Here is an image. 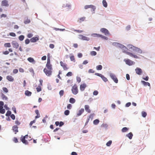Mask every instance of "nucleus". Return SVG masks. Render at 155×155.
I'll return each instance as SVG.
<instances>
[{
    "label": "nucleus",
    "mask_w": 155,
    "mask_h": 155,
    "mask_svg": "<svg viewBox=\"0 0 155 155\" xmlns=\"http://www.w3.org/2000/svg\"><path fill=\"white\" fill-rule=\"evenodd\" d=\"M35 120H33V121H31L30 122V124H29V125H30V127L31 126H32V124H33V123H35Z\"/></svg>",
    "instance_id": "6e6d98bb"
},
{
    "label": "nucleus",
    "mask_w": 155,
    "mask_h": 155,
    "mask_svg": "<svg viewBox=\"0 0 155 155\" xmlns=\"http://www.w3.org/2000/svg\"><path fill=\"white\" fill-rule=\"evenodd\" d=\"M33 36V35L31 33H28L27 35V36L28 38H30L32 37Z\"/></svg>",
    "instance_id": "3c124183"
},
{
    "label": "nucleus",
    "mask_w": 155,
    "mask_h": 155,
    "mask_svg": "<svg viewBox=\"0 0 155 155\" xmlns=\"http://www.w3.org/2000/svg\"><path fill=\"white\" fill-rule=\"evenodd\" d=\"M28 60L30 62L32 63H35V61L34 59L33 58H31V57H29L28 58Z\"/></svg>",
    "instance_id": "412c9836"
},
{
    "label": "nucleus",
    "mask_w": 155,
    "mask_h": 155,
    "mask_svg": "<svg viewBox=\"0 0 155 155\" xmlns=\"http://www.w3.org/2000/svg\"><path fill=\"white\" fill-rule=\"evenodd\" d=\"M1 5L2 6L8 7L9 6L8 1L6 0H3L2 2Z\"/></svg>",
    "instance_id": "f8f14e48"
},
{
    "label": "nucleus",
    "mask_w": 155,
    "mask_h": 155,
    "mask_svg": "<svg viewBox=\"0 0 155 155\" xmlns=\"http://www.w3.org/2000/svg\"><path fill=\"white\" fill-rule=\"evenodd\" d=\"M11 117L13 120H15V115L13 114H12L10 116Z\"/></svg>",
    "instance_id": "69168bd1"
},
{
    "label": "nucleus",
    "mask_w": 155,
    "mask_h": 155,
    "mask_svg": "<svg viewBox=\"0 0 155 155\" xmlns=\"http://www.w3.org/2000/svg\"><path fill=\"white\" fill-rule=\"evenodd\" d=\"M4 46L5 47H11V45L10 43H5L4 45Z\"/></svg>",
    "instance_id": "c85d7f7f"
},
{
    "label": "nucleus",
    "mask_w": 155,
    "mask_h": 155,
    "mask_svg": "<svg viewBox=\"0 0 155 155\" xmlns=\"http://www.w3.org/2000/svg\"><path fill=\"white\" fill-rule=\"evenodd\" d=\"M49 47L50 48L53 49L54 48V46L53 44H50L49 45Z\"/></svg>",
    "instance_id": "0e129e2a"
},
{
    "label": "nucleus",
    "mask_w": 155,
    "mask_h": 155,
    "mask_svg": "<svg viewBox=\"0 0 155 155\" xmlns=\"http://www.w3.org/2000/svg\"><path fill=\"white\" fill-rule=\"evenodd\" d=\"M98 94V92L97 91H95L93 92V94L94 95H97Z\"/></svg>",
    "instance_id": "774afa93"
},
{
    "label": "nucleus",
    "mask_w": 155,
    "mask_h": 155,
    "mask_svg": "<svg viewBox=\"0 0 155 155\" xmlns=\"http://www.w3.org/2000/svg\"><path fill=\"white\" fill-rule=\"evenodd\" d=\"M76 79L78 83H79L81 82V78L80 77H76Z\"/></svg>",
    "instance_id": "a18cd8bd"
},
{
    "label": "nucleus",
    "mask_w": 155,
    "mask_h": 155,
    "mask_svg": "<svg viewBox=\"0 0 155 155\" xmlns=\"http://www.w3.org/2000/svg\"><path fill=\"white\" fill-rule=\"evenodd\" d=\"M31 140L32 138H31V137H29L28 135H26L24 137L22 136L21 137V141L23 143L25 144H28V140L29 141Z\"/></svg>",
    "instance_id": "f257e3e1"
},
{
    "label": "nucleus",
    "mask_w": 155,
    "mask_h": 155,
    "mask_svg": "<svg viewBox=\"0 0 155 155\" xmlns=\"http://www.w3.org/2000/svg\"><path fill=\"white\" fill-rule=\"evenodd\" d=\"M18 38L20 41H22L24 38V36L23 35H21Z\"/></svg>",
    "instance_id": "f704fd0d"
},
{
    "label": "nucleus",
    "mask_w": 155,
    "mask_h": 155,
    "mask_svg": "<svg viewBox=\"0 0 155 155\" xmlns=\"http://www.w3.org/2000/svg\"><path fill=\"white\" fill-rule=\"evenodd\" d=\"M60 64L64 70L66 71L68 69V68L67 67V65L66 63H63L62 61H61Z\"/></svg>",
    "instance_id": "1a4fd4ad"
},
{
    "label": "nucleus",
    "mask_w": 155,
    "mask_h": 155,
    "mask_svg": "<svg viewBox=\"0 0 155 155\" xmlns=\"http://www.w3.org/2000/svg\"><path fill=\"white\" fill-rule=\"evenodd\" d=\"M135 50L138 51V53H141L142 52V51L137 48H135Z\"/></svg>",
    "instance_id": "864d4df0"
},
{
    "label": "nucleus",
    "mask_w": 155,
    "mask_h": 155,
    "mask_svg": "<svg viewBox=\"0 0 155 155\" xmlns=\"http://www.w3.org/2000/svg\"><path fill=\"white\" fill-rule=\"evenodd\" d=\"M110 76L111 79L116 83H118V80L116 76V75L114 74L110 73Z\"/></svg>",
    "instance_id": "423d86ee"
},
{
    "label": "nucleus",
    "mask_w": 155,
    "mask_h": 155,
    "mask_svg": "<svg viewBox=\"0 0 155 155\" xmlns=\"http://www.w3.org/2000/svg\"><path fill=\"white\" fill-rule=\"evenodd\" d=\"M102 3L104 6L106 8L107 6V4L105 0H103Z\"/></svg>",
    "instance_id": "a878e982"
},
{
    "label": "nucleus",
    "mask_w": 155,
    "mask_h": 155,
    "mask_svg": "<svg viewBox=\"0 0 155 155\" xmlns=\"http://www.w3.org/2000/svg\"><path fill=\"white\" fill-rule=\"evenodd\" d=\"M70 111L68 110H66L64 112V114L66 115H68L69 114Z\"/></svg>",
    "instance_id": "ea45409f"
},
{
    "label": "nucleus",
    "mask_w": 155,
    "mask_h": 155,
    "mask_svg": "<svg viewBox=\"0 0 155 155\" xmlns=\"http://www.w3.org/2000/svg\"><path fill=\"white\" fill-rule=\"evenodd\" d=\"M72 107V105L71 104H69L67 105V108L68 109H71Z\"/></svg>",
    "instance_id": "8fccbe9b"
},
{
    "label": "nucleus",
    "mask_w": 155,
    "mask_h": 155,
    "mask_svg": "<svg viewBox=\"0 0 155 155\" xmlns=\"http://www.w3.org/2000/svg\"><path fill=\"white\" fill-rule=\"evenodd\" d=\"M5 112V110L3 108V107L0 106V113L4 114Z\"/></svg>",
    "instance_id": "b1692460"
},
{
    "label": "nucleus",
    "mask_w": 155,
    "mask_h": 155,
    "mask_svg": "<svg viewBox=\"0 0 155 155\" xmlns=\"http://www.w3.org/2000/svg\"><path fill=\"white\" fill-rule=\"evenodd\" d=\"M84 111V108H81L80 110H79L78 113L77 114L78 116H80Z\"/></svg>",
    "instance_id": "6ab92c4d"
},
{
    "label": "nucleus",
    "mask_w": 155,
    "mask_h": 155,
    "mask_svg": "<svg viewBox=\"0 0 155 155\" xmlns=\"http://www.w3.org/2000/svg\"><path fill=\"white\" fill-rule=\"evenodd\" d=\"M142 116L143 117H145L147 116V113L144 111H143L142 112Z\"/></svg>",
    "instance_id": "c03bdc74"
},
{
    "label": "nucleus",
    "mask_w": 155,
    "mask_h": 155,
    "mask_svg": "<svg viewBox=\"0 0 155 155\" xmlns=\"http://www.w3.org/2000/svg\"><path fill=\"white\" fill-rule=\"evenodd\" d=\"M87 87V85L86 84L84 83L80 85V90L81 91H84L85 88Z\"/></svg>",
    "instance_id": "4468645a"
},
{
    "label": "nucleus",
    "mask_w": 155,
    "mask_h": 155,
    "mask_svg": "<svg viewBox=\"0 0 155 155\" xmlns=\"http://www.w3.org/2000/svg\"><path fill=\"white\" fill-rule=\"evenodd\" d=\"M11 112L10 111H9V110H8L6 113V114H5V115L6 116H9L10 115H11Z\"/></svg>",
    "instance_id": "a19ab883"
},
{
    "label": "nucleus",
    "mask_w": 155,
    "mask_h": 155,
    "mask_svg": "<svg viewBox=\"0 0 155 155\" xmlns=\"http://www.w3.org/2000/svg\"><path fill=\"white\" fill-rule=\"evenodd\" d=\"M85 17H83L79 18L78 20V21L80 23L82 22L85 21Z\"/></svg>",
    "instance_id": "5701e85b"
},
{
    "label": "nucleus",
    "mask_w": 155,
    "mask_h": 155,
    "mask_svg": "<svg viewBox=\"0 0 155 155\" xmlns=\"http://www.w3.org/2000/svg\"><path fill=\"white\" fill-rule=\"evenodd\" d=\"M102 66L101 65H98L96 66V69L97 70H101L102 69Z\"/></svg>",
    "instance_id": "2f4dec72"
},
{
    "label": "nucleus",
    "mask_w": 155,
    "mask_h": 155,
    "mask_svg": "<svg viewBox=\"0 0 155 155\" xmlns=\"http://www.w3.org/2000/svg\"><path fill=\"white\" fill-rule=\"evenodd\" d=\"M30 22V21L29 19H27L26 20H25L24 23L25 24H28Z\"/></svg>",
    "instance_id": "de8ad7c7"
},
{
    "label": "nucleus",
    "mask_w": 155,
    "mask_h": 155,
    "mask_svg": "<svg viewBox=\"0 0 155 155\" xmlns=\"http://www.w3.org/2000/svg\"><path fill=\"white\" fill-rule=\"evenodd\" d=\"M64 93V91L63 90H61L59 92V94L61 96H62L63 95Z\"/></svg>",
    "instance_id": "09e8293b"
},
{
    "label": "nucleus",
    "mask_w": 155,
    "mask_h": 155,
    "mask_svg": "<svg viewBox=\"0 0 155 155\" xmlns=\"http://www.w3.org/2000/svg\"><path fill=\"white\" fill-rule=\"evenodd\" d=\"M6 79L10 81H13L14 80V78L11 76L8 75L6 77Z\"/></svg>",
    "instance_id": "a211bd4d"
},
{
    "label": "nucleus",
    "mask_w": 155,
    "mask_h": 155,
    "mask_svg": "<svg viewBox=\"0 0 155 155\" xmlns=\"http://www.w3.org/2000/svg\"><path fill=\"white\" fill-rule=\"evenodd\" d=\"M73 30L74 31H76L78 33H80L83 32V31L82 30H75L73 29Z\"/></svg>",
    "instance_id": "4d7b16f0"
},
{
    "label": "nucleus",
    "mask_w": 155,
    "mask_h": 155,
    "mask_svg": "<svg viewBox=\"0 0 155 155\" xmlns=\"http://www.w3.org/2000/svg\"><path fill=\"white\" fill-rule=\"evenodd\" d=\"M127 136L130 139H131L133 136V134L132 133L130 132L127 134Z\"/></svg>",
    "instance_id": "393cba45"
},
{
    "label": "nucleus",
    "mask_w": 155,
    "mask_h": 155,
    "mask_svg": "<svg viewBox=\"0 0 155 155\" xmlns=\"http://www.w3.org/2000/svg\"><path fill=\"white\" fill-rule=\"evenodd\" d=\"M90 54L92 56H95V55H96L97 53L95 51H91V52Z\"/></svg>",
    "instance_id": "4c0bfd02"
},
{
    "label": "nucleus",
    "mask_w": 155,
    "mask_h": 155,
    "mask_svg": "<svg viewBox=\"0 0 155 155\" xmlns=\"http://www.w3.org/2000/svg\"><path fill=\"white\" fill-rule=\"evenodd\" d=\"M100 37H101V38L106 40H107L108 39L107 37L104 36L103 35H100Z\"/></svg>",
    "instance_id": "e433bc0d"
},
{
    "label": "nucleus",
    "mask_w": 155,
    "mask_h": 155,
    "mask_svg": "<svg viewBox=\"0 0 155 155\" xmlns=\"http://www.w3.org/2000/svg\"><path fill=\"white\" fill-rule=\"evenodd\" d=\"M79 39H81L83 40H86L88 41L90 40V38H89L84 36L82 35H79Z\"/></svg>",
    "instance_id": "9d476101"
},
{
    "label": "nucleus",
    "mask_w": 155,
    "mask_h": 155,
    "mask_svg": "<svg viewBox=\"0 0 155 155\" xmlns=\"http://www.w3.org/2000/svg\"><path fill=\"white\" fill-rule=\"evenodd\" d=\"M13 130L15 132V134H16L17 132H18V127L17 126L15 125L12 127Z\"/></svg>",
    "instance_id": "aec40b11"
},
{
    "label": "nucleus",
    "mask_w": 155,
    "mask_h": 155,
    "mask_svg": "<svg viewBox=\"0 0 155 155\" xmlns=\"http://www.w3.org/2000/svg\"><path fill=\"white\" fill-rule=\"evenodd\" d=\"M13 141L15 143H17V142H18V139L16 137H14L13 139Z\"/></svg>",
    "instance_id": "13d9d810"
},
{
    "label": "nucleus",
    "mask_w": 155,
    "mask_h": 155,
    "mask_svg": "<svg viewBox=\"0 0 155 155\" xmlns=\"http://www.w3.org/2000/svg\"><path fill=\"white\" fill-rule=\"evenodd\" d=\"M123 48L124 50L123 51V52L126 53V54L129 55L130 56L133 57L134 58H138V57L137 56L134 55L132 53L130 52H128V51H127L125 50V49H127V48L125 47H123Z\"/></svg>",
    "instance_id": "7ed1b4c3"
},
{
    "label": "nucleus",
    "mask_w": 155,
    "mask_h": 155,
    "mask_svg": "<svg viewBox=\"0 0 155 155\" xmlns=\"http://www.w3.org/2000/svg\"><path fill=\"white\" fill-rule=\"evenodd\" d=\"M84 108L85 111L88 113H90L91 112V110L90 109V107L88 105H86L84 106Z\"/></svg>",
    "instance_id": "dca6fc26"
},
{
    "label": "nucleus",
    "mask_w": 155,
    "mask_h": 155,
    "mask_svg": "<svg viewBox=\"0 0 155 155\" xmlns=\"http://www.w3.org/2000/svg\"><path fill=\"white\" fill-rule=\"evenodd\" d=\"M128 130V128L126 127H124L121 130V131L123 132H127Z\"/></svg>",
    "instance_id": "72a5a7b5"
},
{
    "label": "nucleus",
    "mask_w": 155,
    "mask_h": 155,
    "mask_svg": "<svg viewBox=\"0 0 155 155\" xmlns=\"http://www.w3.org/2000/svg\"><path fill=\"white\" fill-rule=\"evenodd\" d=\"M30 41L28 39H27L25 41V42L26 44H28L29 43Z\"/></svg>",
    "instance_id": "bf43d9fd"
},
{
    "label": "nucleus",
    "mask_w": 155,
    "mask_h": 155,
    "mask_svg": "<svg viewBox=\"0 0 155 155\" xmlns=\"http://www.w3.org/2000/svg\"><path fill=\"white\" fill-rule=\"evenodd\" d=\"M47 61L50 62V54L49 53H48L47 55Z\"/></svg>",
    "instance_id": "49530a36"
},
{
    "label": "nucleus",
    "mask_w": 155,
    "mask_h": 155,
    "mask_svg": "<svg viewBox=\"0 0 155 155\" xmlns=\"http://www.w3.org/2000/svg\"><path fill=\"white\" fill-rule=\"evenodd\" d=\"M36 90L38 92L40 91L41 90V86H40V85L38 86V87H37L36 88Z\"/></svg>",
    "instance_id": "58836bf2"
},
{
    "label": "nucleus",
    "mask_w": 155,
    "mask_h": 155,
    "mask_svg": "<svg viewBox=\"0 0 155 155\" xmlns=\"http://www.w3.org/2000/svg\"><path fill=\"white\" fill-rule=\"evenodd\" d=\"M44 72L48 76H50L52 74V70H50L45 68L43 70Z\"/></svg>",
    "instance_id": "39448f33"
},
{
    "label": "nucleus",
    "mask_w": 155,
    "mask_h": 155,
    "mask_svg": "<svg viewBox=\"0 0 155 155\" xmlns=\"http://www.w3.org/2000/svg\"><path fill=\"white\" fill-rule=\"evenodd\" d=\"M141 82L144 85V86H147L148 85V86H150V83L148 82H146L144 81H142Z\"/></svg>",
    "instance_id": "bb28decb"
},
{
    "label": "nucleus",
    "mask_w": 155,
    "mask_h": 155,
    "mask_svg": "<svg viewBox=\"0 0 155 155\" xmlns=\"http://www.w3.org/2000/svg\"><path fill=\"white\" fill-rule=\"evenodd\" d=\"M99 122V120L98 119H96L93 121V124L95 125H97Z\"/></svg>",
    "instance_id": "7c9ffc66"
},
{
    "label": "nucleus",
    "mask_w": 155,
    "mask_h": 155,
    "mask_svg": "<svg viewBox=\"0 0 155 155\" xmlns=\"http://www.w3.org/2000/svg\"><path fill=\"white\" fill-rule=\"evenodd\" d=\"M71 60L74 62H75V60L74 58V55H72L70 57Z\"/></svg>",
    "instance_id": "c9c22d12"
},
{
    "label": "nucleus",
    "mask_w": 155,
    "mask_h": 155,
    "mask_svg": "<svg viewBox=\"0 0 155 155\" xmlns=\"http://www.w3.org/2000/svg\"><path fill=\"white\" fill-rule=\"evenodd\" d=\"M75 101V100L73 98H71L69 99V102L71 104L74 103Z\"/></svg>",
    "instance_id": "cd10ccee"
},
{
    "label": "nucleus",
    "mask_w": 155,
    "mask_h": 155,
    "mask_svg": "<svg viewBox=\"0 0 155 155\" xmlns=\"http://www.w3.org/2000/svg\"><path fill=\"white\" fill-rule=\"evenodd\" d=\"M124 61L126 64L129 66L132 65L135 63L134 62L128 59H124Z\"/></svg>",
    "instance_id": "20e7f679"
},
{
    "label": "nucleus",
    "mask_w": 155,
    "mask_h": 155,
    "mask_svg": "<svg viewBox=\"0 0 155 155\" xmlns=\"http://www.w3.org/2000/svg\"><path fill=\"white\" fill-rule=\"evenodd\" d=\"M84 8L86 9L89 8H91L92 10V11H94L96 9V7L95 6L92 5H86L84 6Z\"/></svg>",
    "instance_id": "0eeeda50"
},
{
    "label": "nucleus",
    "mask_w": 155,
    "mask_h": 155,
    "mask_svg": "<svg viewBox=\"0 0 155 155\" xmlns=\"http://www.w3.org/2000/svg\"><path fill=\"white\" fill-rule=\"evenodd\" d=\"M12 43L13 48H18L19 46L18 44L16 41H13Z\"/></svg>",
    "instance_id": "ddd939ff"
},
{
    "label": "nucleus",
    "mask_w": 155,
    "mask_h": 155,
    "mask_svg": "<svg viewBox=\"0 0 155 155\" xmlns=\"http://www.w3.org/2000/svg\"><path fill=\"white\" fill-rule=\"evenodd\" d=\"M3 91L5 92L6 93H7L8 92V89L6 88L5 87H4L3 88Z\"/></svg>",
    "instance_id": "052dcab7"
},
{
    "label": "nucleus",
    "mask_w": 155,
    "mask_h": 155,
    "mask_svg": "<svg viewBox=\"0 0 155 155\" xmlns=\"http://www.w3.org/2000/svg\"><path fill=\"white\" fill-rule=\"evenodd\" d=\"M2 97L3 100H7L8 99L7 97L4 94H2Z\"/></svg>",
    "instance_id": "79ce46f5"
},
{
    "label": "nucleus",
    "mask_w": 155,
    "mask_h": 155,
    "mask_svg": "<svg viewBox=\"0 0 155 155\" xmlns=\"http://www.w3.org/2000/svg\"><path fill=\"white\" fill-rule=\"evenodd\" d=\"M100 31L103 33L107 35H110V34L109 32L107 29L104 28H103L101 29Z\"/></svg>",
    "instance_id": "6e6552de"
},
{
    "label": "nucleus",
    "mask_w": 155,
    "mask_h": 155,
    "mask_svg": "<svg viewBox=\"0 0 155 155\" xmlns=\"http://www.w3.org/2000/svg\"><path fill=\"white\" fill-rule=\"evenodd\" d=\"M9 52L8 51H4L3 52V54L5 55H7L9 54Z\"/></svg>",
    "instance_id": "680f3d73"
},
{
    "label": "nucleus",
    "mask_w": 155,
    "mask_h": 155,
    "mask_svg": "<svg viewBox=\"0 0 155 155\" xmlns=\"http://www.w3.org/2000/svg\"><path fill=\"white\" fill-rule=\"evenodd\" d=\"M71 91L72 93L74 95H76L78 93V89L77 85L76 84H74L72 87Z\"/></svg>",
    "instance_id": "f03ea898"
},
{
    "label": "nucleus",
    "mask_w": 155,
    "mask_h": 155,
    "mask_svg": "<svg viewBox=\"0 0 155 155\" xmlns=\"http://www.w3.org/2000/svg\"><path fill=\"white\" fill-rule=\"evenodd\" d=\"M101 78L102 79L103 81L105 82H106L108 81V80L107 78L105 77L104 75H102V76L101 77Z\"/></svg>",
    "instance_id": "c756f323"
},
{
    "label": "nucleus",
    "mask_w": 155,
    "mask_h": 155,
    "mask_svg": "<svg viewBox=\"0 0 155 155\" xmlns=\"http://www.w3.org/2000/svg\"><path fill=\"white\" fill-rule=\"evenodd\" d=\"M100 35L99 34L94 33L92 34L91 35L94 37H100Z\"/></svg>",
    "instance_id": "473e14b6"
},
{
    "label": "nucleus",
    "mask_w": 155,
    "mask_h": 155,
    "mask_svg": "<svg viewBox=\"0 0 155 155\" xmlns=\"http://www.w3.org/2000/svg\"><path fill=\"white\" fill-rule=\"evenodd\" d=\"M46 69H48L52 70V65L50 64V61H47V63L46 64Z\"/></svg>",
    "instance_id": "9b49d317"
},
{
    "label": "nucleus",
    "mask_w": 155,
    "mask_h": 155,
    "mask_svg": "<svg viewBox=\"0 0 155 155\" xmlns=\"http://www.w3.org/2000/svg\"><path fill=\"white\" fill-rule=\"evenodd\" d=\"M38 40L39 38L38 37H33L30 39V41L32 42H35Z\"/></svg>",
    "instance_id": "f3484780"
},
{
    "label": "nucleus",
    "mask_w": 155,
    "mask_h": 155,
    "mask_svg": "<svg viewBox=\"0 0 155 155\" xmlns=\"http://www.w3.org/2000/svg\"><path fill=\"white\" fill-rule=\"evenodd\" d=\"M9 35L10 36H13V37H15L16 36L15 34L14 33H13V32L10 33Z\"/></svg>",
    "instance_id": "5fc2aeb1"
},
{
    "label": "nucleus",
    "mask_w": 155,
    "mask_h": 155,
    "mask_svg": "<svg viewBox=\"0 0 155 155\" xmlns=\"http://www.w3.org/2000/svg\"><path fill=\"white\" fill-rule=\"evenodd\" d=\"M25 94L26 96H30L31 95L32 93L28 90H26L25 91Z\"/></svg>",
    "instance_id": "4be33fe9"
},
{
    "label": "nucleus",
    "mask_w": 155,
    "mask_h": 155,
    "mask_svg": "<svg viewBox=\"0 0 155 155\" xmlns=\"http://www.w3.org/2000/svg\"><path fill=\"white\" fill-rule=\"evenodd\" d=\"M94 115V114H91L89 116L88 118H89V119L91 118V120H92Z\"/></svg>",
    "instance_id": "e2e57ef3"
},
{
    "label": "nucleus",
    "mask_w": 155,
    "mask_h": 155,
    "mask_svg": "<svg viewBox=\"0 0 155 155\" xmlns=\"http://www.w3.org/2000/svg\"><path fill=\"white\" fill-rule=\"evenodd\" d=\"M72 75V73L71 72H68L66 74V76L69 77L71 76Z\"/></svg>",
    "instance_id": "603ef678"
},
{
    "label": "nucleus",
    "mask_w": 155,
    "mask_h": 155,
    "mask_svg": "<svg viewBox=\"0 0 155 155\" xmlns=\"http://www.w3.org/2000/svg\"><path fill=\"white\" fill-rule=\"evenodd\" d=\"M112 141L111 140H109L106 143V145L107 146H110L111 144Z\"/></svg>",
    "instance_id": "37998d69"
},
{
    "label": "nucleus",
    "mask_w": 155,
    "mask_h": 155,
    "mask_svg": "<svg viewBox=\"0 0 155 155\" xmlns=\"http://www.w3.org/2000/svg\"><path fill=\"white\" fill-rule=\"evenodd\" d=\"M88 72L89 73H94V71L92 69H90L88 71Z\"/></svg>",
    "instance_id": "338daca9"
},
{
    "label": "nucleus",
    "mask_w": 155,
    "mask_h": 155,
    "mask_svg": "<svg viewBox=\"0 0 155 155\" xmlns=\"http://www.w3.org/2000/svg\"><path fill=\"white\" fill-rule=\"evenodd\" d=\"M135 71L136 73L139 75H141L142 73V71L140 68H137L135 69Z\"/></svg>",
    "instance_id": "2eb2a0df"
}]
</instances>
